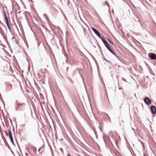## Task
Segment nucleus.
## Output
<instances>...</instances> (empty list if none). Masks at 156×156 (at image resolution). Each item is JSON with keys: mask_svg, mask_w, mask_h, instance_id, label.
Returning a JSON list of instances; mask_svg holds the SVG:
<instances>
[{"mask_svg": "<svg viewBox=\"0 0 156 156\" xmlns=\"http://www.w3.org/2000/svg\"><path fill=\"white\" fill-rule=\"evenodd\" d=\"M12 127L13 128V131L14 132V137H15V139L16 140V136H15V133L14 129L13 126L12 124Z\"/></svg>", "mask_w": 156, "mask_h": 156, "instance_id": "obj_21", "label": "nucleus"}, {"mask_svg": "<svg viewBox=\"0 0 156 156\" xmlns=\"http://www.w3.org/2000/svg\"><path fill=\"white\" fill-rule=\"evenodd\" d=\"M13 38H14V37H13L12 38V39H13Z\"/></svg>", "mask_w": 156, "mask_h": 156, "instance_id": "obj_64", "label": "nucleus"}, {"mask_svg": "<svg viewBox=\"0 0 156 156\" xmlns=\"http://www.w3.org/2000/svg\"><path fill=\"white\" fill-rule=\"evenodd\" d=\"M42 25V27H43L44 28H45V27H44V26L43 25Z\"/></svg>", "mask_w": 156, "mask_h": 156, "instance_id": "obj_56", "label": "nucleus"}, {"mask_svg": "<svg viewBox=\"0 0 156 156\" xmlns=\"http://www.w3.org/2000/svg\"><path fill=\"white\" fill-rule=\"evenodd\" d=\"M15 103H16V107H15V110L16 111H17L18 110H20V109H19V107L20 106L23 105L24 104H20L19 103L17 102V100H16V101Z\"/></svg>", "mask_w": 156, "mask_h": 156, "instance_id": "obj_5", "label": "nucleus"}, {"mask_svg": "<svg viewBox=\"0 0 156 156\" xmlns=\"http://www.w3.org/2000/svg\"><path fill=\"white\" fill-rule=\"evenodd\" d=\"M96 16L99 20H101V17L98 13H97Z\"/></svg>", "mask_w": 156, "mask_h": 156, "instance_id": "obj_22", "label": "nucleus"}, {"mask_svg": "<svg viewBox=\"0 0 156 156\" xmlns=\"http://www.w3.org/2000/svg\"><path fill=\"white\" fill-rule=\"evenodd\" d=\"M104 115L105 116H106V117L107 116L108 117V119L110 121H111V119H110V118L109 116V115H108V114H107V113H104Z\"/></svg>", "mask_w": 156, "mask_h": 156, "instance_id": "obj_16", "label": "nucleus"}, {"mask_svg": "<svg viewBox=\"0 0 156 156\" xmlns=\"http://www.w3.org/2000/svg\"><path fill=\"white\" fill-rule=\"evenodd\" d=\"M123 80L124 81H126V80L125 79H123Z\"/></svg>", "mask_w": 156, "mask_h": 156, "instance_id": "obj_58", "label": "nucleus"}, {"mask_svg": "<svg viewBox=\"0 0 156 156\" xmlns=\"http://www.w3.org/2000/svg\"><path fill=\"white\" fill-rule=\"evenodd\" d=\"M26 12L27 13V14L28 15H30V12Z\"/></svg>", "mask_w": 156, "mask_h": 156, "instance_id": "obj_40", "label": "nucleus"}, {"mask_svg": "<svg viewBox=\"0 0 156 156\" xmlns=\"http://www.w3.org/2000/svg\"><path fill=\"white\" fill-rule=\"evenodd\" d=\"M102 138H103V140H104V142H105V145H106V141H105V139H104V136H103V137H102Z\"/></svg>", "mask_w": 156, "mask_h": 156, "instance_id": "obj_29", "label": "nucleus"}, {"mask_svg": "<svg viewBox=\"0 0 156 156\" xmlns=\"http://www.w3.org/2000/svg\"><path fill=\"white\" fill-rule=\"evenodd\" d=\"M138 21L139 22V23H140V24H141V23H140V20H139Z\"/></svg>", "mask_w": 156, "mask_h": 156, "instance_id": "obj_57", "label": "nucleus"}, {"mask_svg": "<svg viewBox=\"0 0 156 156\" xmlns=\"http://www.w3.org/2000/svg\"><path fill=\"white\" fill-rule=\"evenodd\" d=\"M99 38H100L102 40L104 44H105L107 42L104 37H102L101 36V37Z\"/></svg>", "mask_w": 156, "mask_h": 156, "instance_id": "obj_9", "label": "nucleus"}, {"mask_svg": "<svg viewBox=\"0 0 156 156\" xmlns=\"http://www.w3.org/2000/svg\"><path fill=\"white\" fill-rule=\"evenodd\" d=\"M25 16H26V20H27V16H26V14H25Z\"/></svg>", "mask_w": 156, "mask_h": 156, "instance_id": "obj_52", "label": "nucleus"}, {"mask_svg": "<svg viewBox=\"0 0 156 156\" xmlns=\"http://www.w3.org/2000/svg\"><path fill=\"white\" fill-rule=\"evenodd\" d=\"M7 43V44L8 45V46L9 47V48H10V49L11 50H12V49H11V48H10V44L8 42V41H7V42L6 43Z\"/></svg>", "mask_w": 156, "mask_h": 156, "instance_id": "obj_25", "label": "nucleus"}, {"mask_svg": "<svg viewBox=\"0 0 156 156\" xmlns=\"http://www.w3.org/2000/svg\"><path fill=\"white\" fill-rule=\"evenodd\" d=\"M5 21L8 29H9V31L11 32V30L9 26L8 20Z\"/></svg>", "mask_w": 156, "mask_h": 156, "instance_id": "obj_10", "label": "nucleus"}, {"mask_svg": "<svg viewBox=\"0 0 156 156\" xmlns=\"http://www.w3.org/2000/svg\"><path fill=\"white\" fill-rule=\"evenodd\" d=\"M69 79L70 80V82L72 83H73V80H72L71 79H70V78H69Z\"/></svg>", "mask_w": 156, "mask_h": 156, "instance_id": "obj_30", "label": "nucleus"}, {"mask_svg": "<svg viewBox=\"0 0 156 156\" xmlns=\"http://www.w3.org/2000/svg\"><path fill=\"white\" fill-rule=\"evenodd\" d=\"M0 24L2 25H4L3 23L0 20Z\"/></svg>", "mask_w": 156, "mask_h": 156, "instance_id": "obj_38", "label": "nucleus"}, {"mask_svg": "<svg viewBox=\"0 0 156 156\" xmlns=\"http://www.w3.org/2000/svg\"><path fill=\"white\" fill-rule=\"evenodd\" d=\"M93 131H94V133L95 135H97V132H95V131H94V129H93Z\"/></svg>", "mask_w": 156, "mask_h": 156, "instance_id": "obj_39", "label": "nucleus"}, {"mask_svg": "<svg viewBox=\"0 0 156 156\" xmlns=\"http://www.w3.org/2000/svg\"><path fill=\"white\" fill-rule=\"evenodd\" d=\"M4 5H5L4 4H3V5L2 4L1 5L3 9H5V7H4ZM5 8L6 9L7 7L6 6H5Z\"/></svg>", "mask_w": 156, "mask_h": 156, "instance_id": "obj_27", "label": "nucleus"}, {"mask_svg": "<svg viewBox=\"0 0 156 156\" xmlns=\"http://www.w3.org/2000/svg\"><path fill=\"white\" fill-rule=\"evenodd\" d=\"M104 59L105 61L109 63L110 64V65H111L112 66V63L110 62L109 61L107 60L106 58H104Z\"/></svg>", "mask_w": 156, "mask_h": 156, "instance_id": "obj_15", "label": "nucleus"}, {"mask_svg": "<svg viewBox=\"0 0 156 156\" xmlns=\"http://www.w3.org/2000/svg\"><path fill=\"white\" fill-rule=\"evenodd\" d=\"M66 62L67 63H68V61H67V60H66Z\"/></svg>", "mask_w": 156, "mask_h": 156, "instance_id": "obj_50", "label": "nucleus"}, {"mask_svg": "<svg viewBox=\"0 0 156 156\" xmlns=\"http://www.w3.org/2000/svg\"><path fill=\"white\" fill-rule=\"evenodd\" d=\"M46 31H47L48 30L47 28H46V27H45L44 28Z\"/></svg>", "mask_w": 156, "mask_h": 156, "instance_id": "obj_43", "label": "nucleus"}, {"mask_svg": "<svg viewBox=\"0 0 156 156\" xmlns=\"http://www.w3.org/2000/svg\"><path fill=\"white\" fill-rule=\"evenodd\" d=\"M67 156H71V155L70 154L69 152H68V154H67Z\"/></svg>", "mask_w": 156, "mask_h": 156, "instance_id": "obj_32", "label": "nucleus"}, {"mask_svg": "<svg viewBox=\"0 0 156 156\" xmlns=\"http://www.w3.org/2000/svg\"><path fill=\"white\" fill-rule=\"evenodd\" d=\"M9 138V139H10L11 143L12 144V145H14V146H15L16 145H15V144L14 142L13 139V137Z\"/></svg>", "mask_w": 156, "mask_h": 156, "instance_id": "obj_11", "label": "nucleus"}, {"mask_svg": "<svg viewBox=\"0 0 156 156\" xmlns=\"http://www.w3.org/2000/svg\"><path fill=\"white\" fill-rule=\"evenodd\" d=\"M95 136H96V138L97 139L98 138V135H95Z\"/></svg>", "mask_w": 156, "mask_h": 156, "instance_id": "obj_51", "label": "nucleus"}, {"mask_svg": "<svg viewBox=\"0 0 156 156\" xmlns=\"http://www.w3.org/2000/svg\"><path fill=\"white\" fill-rule=\"evenodd\" d=\"M60 30L62 32V30H61V29H60Z\"/></svg>", "mask_w": 156, "mask_h": 156, "instance_id": "obj_61", "label": "nucleus"}, {"mask_svg": "<svg viewBox=\"0 0 156 156\" xmlns=\"http://www.w3.org/2000/svg\"><path fill=\"white\" fill-rule=\"evenodd\" d=\"M41 34L42 35V36H43L44 37V38H45V37L44 36V34L43 33V32L41 30Z\"/></svg>", "mask_w": 156, "mask_h": 156, "instance_id": "obj_28", "label": "nucleus"}, {"mask_svg": "<svg viewBox=\"0 0 156 156\" xmlns=\"http://www.w3.org/2000/svg\"><path fill=\"white\" fill-rule=\"evenodd\" d=\"M91 29L94 32V33L95 34L97 35V36L99 38L100 37H101V35L100 33L99 32V31L97 30L95 28L93 27H91Z\"/></svg>", "mask_w": 156, "mask_h": 156, "instance_id": "obj_3", "label": "nucleus"}, {"mask_svg": "<svg viewBox=\"0 0 156 156\" xmlns=\"http://www.w3.org/2000/svg\"><path fill=\"white\" fill-rule=\"evenodd\" d=\"M112 54L114 55H115V52L110 48V46L107 48Z\"/></svg>", "mask_w": 156, "mask_h": 156, "instance_id": "obj_8", "label": "nucleus"}, {"mask_svg": "<svg viewBox=\"0 0 156 156\" xmlns=\"http://www.w3.org/2000/svg\"><path fill=\"white\" fill-rule=\"evenodd\" d=\"M24 53L25 54H26V53L25 51H24Z\"/></svg>", "mask_w": 156, "mask_h": 156, "instance_id": "obj_59", "label": "nucleus"}, {"mask_svg": "<svg viewBox=\"0 0 156 156\" xmlns=\"http://www.w3.org/2000/svg\"><path fill=\"white\" fill-rule=\"evenodd\" d=\"M144 156H148V155L146 153H144L143 154Z\"/></svg>", "mask_w": 156, "mask_h": 156, "instance_id": "obj_33", "label": "nucleus"}, {"mask_svg": "<svg viewBox=\"0 0 156 156\" xmlns=\"http://www.w3.org/2000/svg\"><path fill=\"white\" fill-rule=\"evenodd\" d=\"M44 103H44V102L43 103V104H44Z\"/></svg>", "mask_w": 156, "mask_h": 156, "instance_id": "obj_63", "label": "nucleus"}, {"mask_svg": "<svg viewBox=\"0 0 156 156\" xmlns=\"http://www.w3.org/2000/svg\"><path fill=\"white\" fill-rule=\"evenodd\" d=\"M107 39L108 40V41L112 44V45H114V43L112 42L111 40H110V39L109 38H107Z\"/></svg>", "mask_w": 156, "mask_h": 156, "instance_id": "obj_14", "label": "nucleus"}, {"mask_svg": "<svg viewBox=\"0 0 156 156\" xmlns=\"http://www.w3.org/2000/svg\"><path fill=\"white\" fill-rule=\"evenodd\" d=\"M2 13L4 16V20L5 21L8 20V17H7L6 12L5 10V9H2Z\"/></svg>", "mask_w": 156, "mask_h": 156, "instance_id": "obj_7", "label": "nucleus"}, {"mask_svg": "<svg viewBox=\"0 0 156 156\" xmlns=\"http://www.w3.org/2000/svg\"><path fill=\"white\" fill-rule=\"evenodd\" d=\"M43 15L44 16V17L45 18L46 20H47V21H48V23L49 18H48V16H47L46 14H43Z\"/></svg>", "mask_w": 156, "mask_h": 156, "instance_id": "obj_13", "label": "nucleus"}, {"mask_svg": "<svg viewBox=\"0 0 156 156\" xmlns=\"http://www.w3.org/2000/svg\"><path fill=\"white\" fill-rule=\"evenodd\" d=\"M95 143L96 144L97 147L99 148H100V146H99V145L97 143Z\"/></svg>", "mask_w": 156, "mask_h": 156, "instance_id": "obj_37", "label": "nucleus"}, {"mask_svg": "<svg viewBox=\"0 0 156 156\" xmlns=\"http://www.w3.org/2000/svg\"><path fill=\"white\" fill-rule=\"evenodd\" d=\"M59 149H60V150L61 151V152H63V149H62V148H59Z\"/></svg>", "mask_w": 156, "mask_h": 156, "instance_id": "obj_35", "label": "nucleus"}, {"mask_svg": "<svg viewBox=\"0 0 156 156\" xmlns=\"http://www.w3.org/2000/svg\"><path fill=\"white\" fill-rule=\"evenodd\" d=\"M99 129H100V131L101 132H102V129H101V127H100V126H99Z\"/></svg>", "mask_w": 156, "mask_h": 156, "instance_id": "obj_31", "label": "nucleus"}, {"mask_svg": "<svg viewBox=\"0 0 156 156\" xmlns=\"http://www.w3.org/2000/svg\"><path fill=\"white\" fill-rule=\"evenodd\" d=\"M30 1H31V2L32 3H33L34 2H33V1L32 0H30Z\"/></svg>", "mask_w": 156, "mask_h": 156, "instance_id": "obj_44", "label": "nucleus"}, {"mask_svg": "<svg viewBox=\"0 0 156 156\" xmlns=\"http://www.w3.org/2000/svg\"><path fill=\"white\" fill-rule=\"evenodd\" d=\"M121 89V88H120V87H119V89Z\"/></svg>", "mask_w": 156, "mask_h": 156, "instance_id": "obj_62", "label": "nucleus"}, {"mask_svg": "<svg viewBox=\"0 0 156 156\" xmlns=\"http://www.w3.org/2000/svg\"><path fill=\"white\" fill-rule=\"evenodd\" d=\"M33 151L34 152V153H35L37 151V148L34 147H33Z\"/></svg>", "mask_w": 156, "mask_h": 156, "instance_id": "obj_19", "label": "nucleus"}, {"mask_svg": "<svg viewBox=\"0 0 156 156\" xmlns=\"http://www.w3.org/2000/svg\"><path fill=\"white\" fill-rule=\"evenodd\" d=\"M144 101L145 103L147 106H148L151 103V101L148 97H145L144 99Z\"/></svg>", "mask_w": 156, "mask_h": 156, "instance_id": "obj_1", "label": "nucleus"}, {"mask_svg": "<svg viewBox=\"0 0 156 156\" xmlns=\"http://www.w3.org/2000/svg\"><path fill=\"white\" fill-rule=\"evenodd\" d=\"M103 5H107L108 6H109V5L108 4V2H107L106 1H105L104 2Z\"/></svg>", "mask_w": 156, "mask_h": 156, "instance_id": "obj_20", "label": "nucleus"}, {"mask_svg": "<svg viewBox=\"0 0 156 156\" xmlns=\"http://www.w3.org/2000/svg\"><path fill=\"white\" fill-rule=\"evenodd\" d=\"M148 56L151 60L156 61V54L154 53H150L148 54Z\"/></svg>", "mask_w": 156, "mask_h": 156, "instance_id": "obj_4", "label": "nucleus"}, {"mask_svg": "<svg viewBox=\"0 0 156 156\" xmlns=\"http://www.w3.org/2000/svg\"><path fill=\"white\" fill-rule=\"evenodd\" d=\"M69 64L70 66H73V64H72V63H70V62H69Z\"/></svg>", "mask_w": 156, "mask_h": 156, "instance_id": "obj_34", "label": "nucleus"}, {"mask_svg": "<svg viewBox=\"0 0 156 156\" xmlns=\"http://www.w3.org/2000/svg\"><path fill=\"white\" fill-rule=\"evenodd\" d=\"M4 132L6 134V135L7 136H8L9 138L12 137V133L10 129L8 130V132L9 133L8 134L7 133V132L6 131H5Z\"/></svg>", "mask_w": 156, "mask_h": 156, "instance_id": "obj_6", "label": "nucleus"}, {"mask_svg": "<svg viewBox=\"0 0 156 156\" xmlns=\"http://www.w3.org/2000/svg\"><path fill=\"white\" fill-rule=\"evenodd\" d=\"M150 110L152 115L156 114V108L154 105H153L151 107Z\"/></svg>", "mask_w": 156, "mask_h": 156, "instance_id": "obj_2", "label": "nucleus"}, {"mask_svg": "<svg viewBox=\"0 0 156 156\" xmlns=\"http://www.w3.org/2000/svg\"><path fill=\"white\" fill-rule=\"evenodd\" d=\"M91 139H92V140L93 141V142L94 143H95V141L94 140V139H93L92 138V137H91Z\"/></svg>", "mask_w": 156, "mask_h": 156, "instance_id": "obj_41", "label": "nucleus"}, {"mask_svg": "<svg viewBox=\"0 0 156 156\" xmlns=\"http://www.w3.org/2000/svg\"><path fill=\"white\" fill-rule=\"evenodd\" d=\"M10 122H11V124H12V119H11L10 118Z\"/></svg>", "mask_w": 156, "mask_h": 156, "instance_id": "obj_47", "label": "nucleus"}, {"mask_svg": "<svg viewBox=\"0 0 156 156\" xmlns=\"http://www.w3.org/2000/svg\"><path fill=\"white\" fill-rule=\"evenodd\" d=\"M132 130H133L134 131H134H135V129H134V128H132Z\"/></svg>", "mask_w": 156, "mask_h": 156, "instance_id": "obj_54", "label": "nucleus"}, {"mask_svg": "<svg viewBox=\"0 0 156 156\" xmlns=\"http://www.w3.org/2000/svg\"><path fill=\"white\" fill-rule=\"evenodd\" d=\"M0 99H1V101L2 102V103H3V105H4V106H5V103H4V101L1 98V97L0 96Z\"/></svg>", "mask_w": 156, "mask_h": 156, "instance_id": "obj_24", "label": "nucleus"}, {"mask_svg": "<svg viewBox=\"0 0 156 156\" xmlns=\"http://www.w3.org/2000/svg\"><path fill=\"white\" fill-rule=\"evenodd\" d=\"M138 141L139 142H140V143H143V142H142V141H141V140H140L139 139H138Z\"/></svg>", "mask_w": 156, "mask_h": 156, "instance_id": "obj_36", "label": "nucleus"}, {"mask_svg": "<svg viewBox=\"0 0 156 156\" xmlns=\"http://www.w3.org/2000/svg\"><path fill=\"white\" fill-rule=\"evenodd\" d=\"M6 38V40H5V41L7 43V41H8L7 40V38Z\"/></svg>", "mask_w": 156, "mask_h": 156, "instance_id": "obj_45", "label": "nucleus"}, {"mask_svg": "<svg viewBox=\"0 0 156 156\" xmlns=\"http://www.w3.org/2000/svg\"><path fill=\"white\" fill-rule=\"evenodd\" d=\"M134 133H135V135L136 136V131H134Z\"/></svg>", "mask_w": 156, "mask_h": 156, "instance_id": "obj_42", "label": "nucleus"}, {"mask_svg": "<svg viewBox=\"0 0 156 156\" xmlns=\"http://www.w3.org/2000/svg\"><path fill=\"white\" fill-rule=\"evenodd\" d=\"M47 32L49 33L51 35V36L52 37V38L51 39V40H52V39H53V37H54V35H53V34H50V32H51V31L50 30H48L47 31Z\"/></svg>", "mask_w": 156, "mask_h": 156, "instance_id": "obj_18", "label": "nucleus"}, {"mask_svg": "<svg viewBox=\"0 0 156 156\" xmlns=\"http://www.w3.org/2000/svg\"><path fill=\"white\" fill-rule=\"evenodd\" d=\"M40 96H41V95H42V94L41 93L40 94Z\"/></svg>", "mask_w": 156, "mask_h": 156, "instance_id": "obj_55", "label": "nucleus"}, {"mask_svg": "<svg viewBox=\"0 0 156 156\" xmlns=\"http://www.w3.org/2000/svg\"><path fill=\"white\" fill-rule=\"evenodd\" d=\"M104 45L106 48H108V47L110 46V45L107 42Z\"/></svg>", "mask_w": 156, "mask_h": 156, "instance_id": "obj_17", "label": "nucleus"}, {"mask_svg": "<svg viewBox=\"0 0 156 156\" xmlns=\"http://www.w3.org/2000/svg\"><path fill=\"white\" fill-rule=\"evenodd\" d=\"M68 67H67L66 68V71H68Z\"/></svg>", "mask_w": 156, "mask_h": 156, "instance_id": "obj_48", "label": "nucleus"}, {"mask_svg": "<svg viewBox=\"0 0 156 156\" xmlns=\"http://www.w3.org/2000/svg\"><path fill=\"white\" fill-rule=\"evenodd\" d=\"M3 38L5 40H6V38H7L6 37H3Z\"/></svg>", "mask_w": 156, "mask_h": 156, "instance_id": "obj_46", "label": "nucleus"}, {"mask_svg": "<svg viewBox=\"0 0 156 156\" xmlns=\"http://www.w3.org/2000/svg\"><path fill=\"white\" fill-rule=\"evenodd\" d=\"M115 55H114V56H115L116 58L119 60V58H120V57L118 56V55H117L116 53H115Z\"/></svg>", "mask_w": 156, "mask_h": 156, "instance_id": "obj_26", "label": "nucleus"}, {"mask_svg": "<svg viewBox=\"0 0 156 156\" xmlns=\"http://www.w3.org/2000/svg\"><path fill=\"white\" fill-rule=\"evenodd\" d=\"M21 11H19L18 12V14H20L21 13Z\"/></svg>", "mask_w": 156, "mask_h": 156, "instance_id": "obj_53", "label": "nucleus"}, {"mask_svg": "<svg viewBox=\"0 0 156 156\" xmlns=\"http://www.w3.org/2000/svg\"><path fill=\"white\" fill-rule=\"evenodd\" d=\"M44 145H42L41 147H39L38 150V152H40V151H41V148L43 147H44Z\"/></svg>", "mask_w": 156, "mask_h": 156, "instance_id": "obj_23", "label": "nucleus"}, {"mask_svg": "<svg viewBox=\"0 0 156 156\" xmlns=\"http://www.w3.org/2000/svg\"><path fill=\"white\" fill-rule=\"evenodd\" d=\"M6 146L8 147V148L10 150L12 154H14V153L13 151H12V149H11V148H10V147L9 146V145L8 144H7V145H6Z\"/></svg>", "mask_w": 156, "mask_h": 156, "instance_id": "obj_12", "label": "nucleus"}, {"mask_svg": "<svg viewBox=\"0 0 156 156\" xmlns=\"http://www.w3.org/2000/svg\"><path fill=\"white\" fill-rule=\"evenodd\" d=\"M25 155L27 156H28V154H27V153H25Z\"/></svg>", "mask_w": 156, "mask_h": 156, "instance_id": "obj_49", "label": "nucleus"}, {"mask_svg": "<svg viewBox=\"0 0 156 156\" xmlns=\"http://www.w3.org/2000/svg\"><path fill=\"white\" fill-rule=\"evenodd\" d=\"M128 10V11L129 12H130L129 10V9Z\"/></svg>", "mask_w": 156, "mask_h": 156, "instance_id": "obj_60", "label": "nucleus"}]
</instances>
